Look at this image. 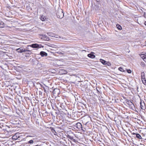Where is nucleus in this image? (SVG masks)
Wrapping results in <instances>:
<instances>
[{"label": "nucleus", "mask_w": 146, "mask_h": 146, "mask_svg": "<svg viewBox=\"0 0 146 146\" xmlns=\"http://www.w3.org/2000/svg\"><path fill=\"white\" fill-rule=\"evenodd\" d=\"M28 46H30L34 48H43L44 46L42 45L41 44H33L31 45H29Z\"/></svg>", "instance_id": "obj_1"}, {"label": "nucleus", "mask_w": 146, "mask_h": 146, "mask_svg": "<svg viewBox=\"0 0 146 146\" xmlns=\"http://www.w3.org/2000/svg\"><path fill=\"white\" fill-rule=\"evenodd\" d=\"M16 51L19 53H22L26 52H31V50L27 49H23V48H20L16 50Z\"/></svg>", "instance_id": "obj_2"}, {"label": "nucleus", "mask_w": 146, "mask_h": 146, "mask_svg": "<svg viewBox=\"0 0 146 146\" xmlns=\"http://www.w3.org/2000/svg\"><path fill=\"white\" fill-rule=\"evenodd\" d=\"M57 17L58 18L62 19L64 16V13L62 10L59 11L56 13Z\"/></svg>", "instance_id": "obj_3"}, {"label": "nucleus", "mask_w": 146, "mask_h": 146, "mask_svg": "<svg viewBox=\"0 0 146 146\" xmlns=\"http://www.w3.org/2000/svg\"><path fill=\"white\" fill-rule=\"evenodd\" d=\"M74 127L78 129L82 130V125L80 122H78L76 123L74 125Z\"/></svg>", "instance_id": "obj_4"}, {"label": "nucleus", "mask_w": 146, "mask_h": 146, "mask_svg": "<svg viewBox=\"0 0 146 146\" xmlns=\"http://www.w3.org/2000/svg\"><path fill=\"white\" fill-rule=\"evenodd\" d=\"M60 90L57 88H55L54 89L53 92V94L54 95H58L59 94Z\"/></svg>", "instance_id": "obj_5"}, {"label": "nucleus", "mask_w": 146, "mask_h": 146, "mask_svg": "<svg viewBox=\"0 0 146 146\" xmlns=\"http://www.w3.org/2000/svg\"><path fill=\"white\" fill-rule=\"evenodd\" d=\"M140 107L143 110H145V106L144 102H140Z\"/></svg>", "instance_id": "obj_6"}, {"label": "nucleus", "mask_w": 146, "mask_h": 146, "mask_svg": "<svg viewBox=\"0 0 146 146\" xmlns=\"http://www.w3.org/2000/svg\"><path fill=\"white\" fill-rule=\"evenodd\" d=\"M132 134L133 135H135L136 137L138 138L141 139H142L141 136L139 133H133Z\"/></svg>", "instance_id": "obj_7"}, {"label": "nucleus", "mask_w": 146, "mask_h": 146, "mask_svg": "<svg viewBox=\"0 0 146 146\" xmlns=\"http://www.w3.org/2000/svg\"><path fill=\"white\" fill-rule=\"evenodd\" d=\"M41 38L45 40H48L49 38L47 37V36L46 35H42Z\"/></svg>", "instance_id": "obj_8"}, {"label": "nucleus", "mask_w": 146, "mask_h": 146, "mask_svg": "<svg viewBox=\"0 0 146 146\" xmlns=\"http://www.w3.org/2000/svg\"><path fill=\"white\" fill-rule=\"evenodd\" d=\"M40 54L42 57H44V56H46L48 55L47 53L43 51H42L40 52Z\"/></svg>", "instance_id": "obj_9"}, {"label": "nucleus", "mask_w": 146, "mask_h": 146, "mask_svg": "<svg viewBox=\"0 0 146 146\" xmlns=\"http://www.w3.org/2000/svg\"><path fill=\"white\" fill-rule=\"evenodd\" d=\"M126 103L128 105L129 107L132 104V102L129 100L127 99L126 101Z\"/></svg>", "instance_id": "obj_10"}, {"label": "nucleus", "mask_w": 146, "mask_h": 146, "mask_svg": "<svg viewBox=\"0 0 146 146\" xmlns=\"http://www.w3.org/2000/svg\"><path fill=\"white\" fill-rule=\"evenodd\" d=\"M40 19L42 21H44L46 20V18L44 16L42 15L40 16Z\"/></svg>", "instance_id": "obj_11"}, {"label": "nucleus", "mask_w": 146, "mask_h": 146, "mask_svg": "<svg viewBox=\"0 0 146 146\" xmlns=\"http://www.w3.org/2000/svg\"><path fill=\"white\" fill-rule=\"evenodd\" d=\"M88 56L92 58H94L95 57V55L91 53L88 54Z\"/></svg>", "instance_id": "obj_12"}, {"label": "nucleus", "mask_w": 146, "mask_h": 146, "mask_svg": "<svg viewBox=\"0 0 146 146\" xmlns=\"http://www.w3.org/2000/svg\"><path fill=\"white\" fill-rule=\"evenodd\" d=\"M48 35L52 37H55L57 38L58 37L55 36V35L53 33H48Z\"/></svg>", "instance_id": "obj_13"}, {"label": "nucleus", "mask_w": 146, "mask_h": 146, "mask_svg": "<svg viewBox=\"0 0 146 146\" xmlns=\"http://www.w3.org/2000/svg\"><path fill=\"white\" fill-rule=\"evenodd\" d=\"M18 135V133H16L15 135L13 136L12 137V138L14 140H16L19 137V136H17V135Z\"/></svg>", "instance_id": "obj_14"}, {"label": "nucleus", "mask_w": 146, "mask_h": 146, "mask_svg": "<svg viewBox=\"0 0 146 146\" xmlns=\"http://www.w3.org/2000/svg\"><path fill=\"white\" fill-rule=\"evenodd\" d=\"M141 79L144 80L145 79V74L144 72H142L141 73Z\"/></svg>", "instance_id": "obj_15"}, {"label": "nucleus", "mask_w": 146, "mask_h": 146, "mask_svg": "<svg viewBox=\"0 0 146 146\" xmlns=\"http://www.w3.org/2000/svg\"><path fill=\"white\" fill-rule=\"evenodd\" d=\"M5 27L4 23L3 22L0 21V27L3 28Z\"/></svg>", "instance_id": "obj_16"}, {"label": "nucleus", "mask_w": 146, "mask_h": 146, "mask_svg": "<svg viewBox=\"0 0 146 146\" xmlns=\"http://www.w3.org/2000/svg\"><path fill=\"white\" fill-rule=\"evenodd\" d=\"M129 108L132 110H134V109H135V106L133 103L131 104L130 106L129 107Z\"/></svg>", "instance_id": "obj_17"}, {"label": "nucleus", "mask_w": 146, "mask_h": 146, "mask_svg": "<svg viewBox=\"0 0 146 146\" xmlns=\"http://www.w3.org/2000/svg\"><path fill=\"white\" fill-rule=\"evenodd\" d=\"M100 62L103 65H105L106 61L102 59H100Z\"/></svg>", "instance_id": "obj_18"}, {"label": "nucleus", "mask_w": 146, "mask_h": 146, "mask_svg": "<svg viewBox=\"0 0 146 146\" xmlns=\"http://www.w3.org/2000/svg\"><path fill=\"white\" fill-rule=\"evenodd\" d=\"M68 137L71 140H72L74 141H75V139H74L73 138V137L72 136H71L69 135H68Z\"/></svg>", "instance_id": "obj_19"}, {"label": "nucleus", "mask_w": 146, "mask_h": 146, "mask_svg": "<svg viewBox=\"0 0 146 146\" xmlns=\"http://www.w3.org/2000/svg\"><path fill=\"white\" fill-rule=\"evenodd\" d=\"M116 26H117V29L118 30H121L122 28L120 25H117Z\"/></svg>", "instance_id": "obj_20"}, {"label": "nucleus", "mask_w": 146, "mask_h": 146, "mask_svg": "<svg viewBox=\"0 0 146 146\" xmlns=\"http://www.w3.org/2000/svg\"><path fill=\"white\" fill-rule=\"evenodd\" d=\"M33 143H34L33 140L32 139V140H31L29 141H28V142L27 143V144H32Z\"/></svg>", "instance_id": "obj_21"}, {"label": "nucleus", "mask_w": 146, "mask_h": 146, "mask_svg": "<svg viewBox=\"0 0 146 146\" xmlns=\"http://www.w3.org/2000/svg\"><path fill=\"white\" fill-rule=\"evenodd\" d=\"M140 56L141 58H142L143 60H144V59H145V56H146V55L143 54H141Z\"/></svg>", "instance_id": "obj_22"}, {"label": "nucleus", "mask_w": 146, "mask_h": 146, "mask_svg": "<svg viewBox=\"0 0 146 146\" xmlns=\"http://www.w3.org/2000/svg\"><path fill=\"white\" fill-rule=\"evenodd\" d=\"M105 65H107L108 66H110L111 65V64L109 62H107L106 61V64H105Z\"/></svg>", "instance_id": "obj_23"}, {"label": "nucleus", "mask_w": 146, "mask_h": 146, "mask_svg": "<svg viewBox=\"0 0 146 146\" xmlns=\"http://www.w3.org/2000/svg\"><path fill=\"white\" fill-rule=\"evenodd\" d=\"M140 65L141 66L143 67H144L145 66V63L143 62H141Z\"/></svg>", "instance_id": "obj_24"}, {"label": "nucleus", "mask_w": 146, "mask_h": 146, "mask_svg": "<svg viewBox=\"0 0 146 146\" xmlns=\"http://www.w3.org/2000/svg\"><path fill=\"white\" fill-rule=\"evenodd\" d=\"M118 69L121 72H125V70L121 67H120Z\"/></svg>", "instance_id": "obj_25"}, {"label": "nucleus", "mask_w": 146, "mask_h": 146, "mask_svg": "<svg viewBox=\"0 0 146 146\" xmlns=\"http://www.w3.org/2000/svg\"><path fill=\"white\" fill-rule=\"evenodd\" d=\"M143 83L145 85H146V80L145 79L144 80L141 79Z\"/></svg>", "instance_id": "obj_26"}, {"label": "nucleus", "mask_w": 146, "mask_h": 146, "mask_svg": "<svg viewBox=\"0 0 146 146\" xmlns=\"http://www.w3.org/2000/svg\"><path fill=\"white\" fill-rule=\"evenodd\" d=\"M51 130L52 132L53 133L54 135H55V133H56V132L53 128H52Z\"/></svg>", "instance_id": "obj_27"}, {"label": "nucleus", "mask_w": 146, "mask_h": 146, "mask_svg": "<svg viewBox=\"0 0 146 146\" xmlns=\"http://www.w3.org/2000/svg\"><path fill=\"white\" fill-rule=\"evenodd\" d=\"M127 72L129 73H131V71L130 69L127 70Z\"/></svg>", "instance_id": "obj_28"}, {"label": "nucleus", "mask_w": 146, "mask_h": 146, "mask_svg": "<svg viewBox=\"0 0 146 146\" xmlns=\"http://www.w3.org/2000/svg\"><path fill=\"white\" fill-rule=\"evenodd\" d=\"M144 17L146 18V13L145 12H144Z\"/></svg>", "instance_id": "obj_29"}, {"label": "nucleus", "mask_w": 146, "mask_h": 146, "mask_svg": "<svg viewBox=\"0 0 146 146\" xmlns=\"http://www.w3.org/2000/svg\"><path fill=\"white\" fill-rule=\"evenodd\" d=\"M28 137H35V136L34 135H29V136H28Z\"/></svg>", "instance_id": "obj_30"}, {"label": "nucleus", "mask_w": 146, "mask_h": 146, "mask_svg": "<svg viewBox=\"0 0 146 146\" xmlns=\"http://www.w3.org/2000/svg\"><path fill=\"white\" fill-rule=\"evenodd\" d=\"M143 60L145 62H146V56H145V58Z\"/></svg>", "instance_id": "obj_31"}, {"label": "nucleus", "mask_w": 146, "mask_h": 146, "mask_svg": "<svg viewBox=\"0 0 146 146\" xmlns=\"http://www.w3.org/2000/svg\"><path fill=\"white\" fill-rule=\"evenodd\" d=\"M44 88V92H45L46 93V89L44 88Z\"/></svg>", "instance_id": "obj_32"}, {"label": "nucleus", "mask_w": 146, "mask_h": 146, "mask_svg": "<svg viewBox=\"0 0 146 146\" xmlns=\"http://www.w3.org/2000/svg\"><path fill=\"white\" fill-rule=\"evenodd\" d=\"M97 93L99 94V93H100V92L97 89Z\"/></svg>", "instance_id": "obj_33"}, {"label": "nucleus", "mask_w": 146, "mask_h": 146, "mask_svg": "<svg viewBox=\"0 0 146 146\" xmlns=\"http://www.w3.org/2000/svg\"><path fill=\"white\" fill-rule=\"evenodd\" d=\"M67 73V72L66 71H65V72H64V73L66 74Z\"/></svg>", "instance_id": "obj_34"}, {"label": "nucleus", "mask_w": 146, "mask_h": 146, "mask_svg": "<svg viewBox=\"0 0 146 146\" xmlns=\"http://www.w3.org/2000/svg\"><path fill=\"white\" fill-rule=\"evenodd\" d=\"M145 25L146 26V21H145L144 23Z\"/></svg>", "instance_id": "obj_35"}, {"label": "nucleus", "mask_w": 146, "mask_h": 146, "mask_svg": "<svg viewBox=\"0 0 146 146\" xmlns=\"http://www.w3.org/2000/svg\"><path fill=\"white\" fill-rule=\"evenodd\" d=\"M145 44H146V41H145Z\"/></svg>", "instance_id": "obj_36"}, {"label": "nucleus", "mask_w": 146, "mask_h": 146, "mask_svg": "<svg viewBox=\"0 0 146 146\" xmlns=\"http://www.w3.org/2000/svg\"><path fill=\"white\" fill-rule=\"evenodd\" d=\"M145 46H146V45H145Z\"/></svg>", "instance_id": "obj_37"}]
</instances>
